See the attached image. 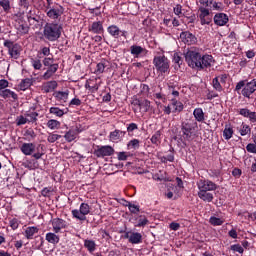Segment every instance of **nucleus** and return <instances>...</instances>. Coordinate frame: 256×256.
<instances>
[{
	"label": "nucleus",
	"mask_w": 256,
	"mask_h": 256,
	"mask_svg": "<svg viewBox=\"0 0 256 256\" xmlns=\"http://www.w3.org/2000/svg\"><path fill=\"white\" fill-rule=\"evenodd\" d=\"M64 138L66 141H68V143H71V141H75V139H77V132H75L74 130H69L64 135Z\"/></svg>",
	"instance_id": "obj_36"
},
{
	"label": "nucleus",
	"mask_w": 256,
	"mask_h": 256,
	"mask_svg": "<svg viewBox=\"0 0 256 256\" xmlns=\"http://www.w3.org/2000/svg\"><path fill=\"white\" fill-rule=\"evenodd\" d=\"M58 69H59V64H52L51 66L48 67V71L52 75H55V73H57Z\"/></svg>",
	"instance_id": "obj_55"
},
{
	"label": "nucleus",
	"mask_w": 256,
	"mask_h": 256,
	"mask_svg": "<svg viewBox=\"0 0 256 256\" xmlns=\"http://www.w3.org/2000/svg\"><path fill=\"white\" fill-rule=\"evenodd\" d=\"M139 129L136 123H130L127 127L128 133H133V131Z\"/></svg>",
	"instance_id": "obj_60"
},
{
	"label": "nucleus",
	"mask_w": 256,
	"mask_h": 256,
	"mask_svg": "<svg viewBox=\"0 0 256 256\" xmlns=\"http://www.w3.org/2000/svg\"><path fill=\"white\" fill-rule=\"evenodd\" d=\"M248 119L250 121V123H256V112H251L248 115Z\"/></svg>",
	"instance_id": "obj_64"
},
{
	"label": "nucleus",
	"mask_w": 256,
	"mask_h": 256,
	"mask_svg": "<svg viewBox=\"0 0 256 256\" xmlns=\"http://www.w3.org/2000/svg\"><path fill=\"white\" fill-rule=\"evenodd\" d=\"M134 105H137L144 113H147L151 109V101L147 99L135 100Z\"/></svg>",
	"instance_id": "obj_18"
},
{
	"label": "nucleus",
	"mask_w": 256,
	"mask_h": 256,
	"mask_svg": "<svg viewBox=\"0 0 256 256\" xmlns=\"http://www.w3.org/2000/svg\"><path fill=\"white\" fill-rule=\"evenodd\" d=\"M198 189L199 191H204V192L216 191L217 184H215L211 180H200L198 182Z\"/></svg>",
	"instance_id": "obj_8"
},
{
	"label": "nucleus",
	"mask_w": 256,
	"mask_h": 256,
	"mask_svg": "<svg viewBox=\"0 0 256 256\" xmlns=\"http://www.w3.org/2000/svg\"><path fill=\"white\" fill-rule=\"evenodd\" d=\"M20 151L23 155L29 156L35 153V144L34 143H23L20 147Z\"/></svg>",
	"instance_id": "obj_16"
},
{
	"label": "nucleus",
	"mask_w": 256,
	"mask_h": 256,
	"mask_svg": "<svg viewBox=\"0 0 256 256\" xmlns=\"http://www.w3.org/2000/svg\"><path fill=\"white\" fill-rule=\"evenodd\" d=\"M43 65L45 67H51L53 65V58H44Z\"/></svg>",
	"instance_id": "obj_63"
},
{
	"label": "nucleus",
	"mask_w": 256,
	"mask_h": 256,
	"mask_svg": "<svg viewBox=\"0 0 256 256\" xmlns=\"http://www.w3.org/2000/svg\"><path fill=\"white\" fill-rule=\"evenodd\" d=\"M246 150L248 151V153H256V143L255 144L249 143L246 146Z\"/></svg>",
	"instance_id": "obj_56"
},
{
	"label": "nucleus",
	"mask_w": 256,
	"mask_h": 256,
	"mask_svg": "<svg viewBox=\"0 0 256 256\" xmlns=\"http://www.w3.org/2000/svg\"><path fill=\"white\" fill-rule=\"evenodd\" d=\"M35 233H39V228L35 226L27 227L25 230L26 239H33V235H35Z\"/></svg>",
	"instance_id": "obj_32"
},
{
	"label": "nucleus",
	"mask_w": 256,
	"mask_h": 256,
	"mask_svg": "<svg viewBox=\"0 0 256 256\" xmlns=\"http://www.w3.org/2000/svg\"><path fill=\"white\" fill-rule=\"evenodd\" d=\"M15 29L17 30L18 35H27V33H29V25L23 22V20H19L15 24Z\"/></svg>",
	"instance_id": "obj_17"
},
{
	"label": "nucleus",
	"mask_w": 256,
	"mask_h": 256,
	"mask_svg": "<svg viewBox=\"0 0 256 256\" xmlns=\"http://www.w3.org/2000/svg\"><path fill=\"white\" fill-rule=\"evenodd\" d=\"M233 129L231 128V126L229 125H225L224 131H223V137L226 141H229V139H231V137H233Z\"/></svg>",
	"instance_id": "obj_34"
},
{
	"label": "nucleus",
	"mask_w": 256,
	"mask_h": 256,
	"mask_svg": "<svg viewBox=\"0 0 256 256\" xmlns=\"http://www.w3.org/2000/svg\"><path fill=\"white\" fill-rule=\"evenodd\" d=\"M64 11L65 8H63V6L59 4H54L53 6L45 10L46 15L47 17H49V19H59V17L63 15Z\"/></svg>",
	"instance_id": "obj_6"
},
{
	"label": "nucleus",
	"mask_w": 256,
	"mask_h": 256,
	"mask_svg": "<svg viewBox=\"0 0 256 256\" xmlns=\"http://www.w3.org/2000/svg\"><path fill=\"white\" fill-rule=\"evenodd\" d=\"M52 227L54 233H60L61 229H67V222L61 218L52 219Z\"/></svg>",
	"instance_id": "obj_14"
},
{
	"label": "nucleus",
	"mask_w": 256,
	"mask_h": 256,
	"mask_svg": "<svg viewBox=\"0 0 256 256\" xmlns=\"http://www.w3.org/2000/svg\"><path fill=\"white\" fill-rule=\"evenodd\" d=\"M185 60L192 69L201 67V54L195 50H188L185 54Z\"/></svg>",
	"instance_id": "obj_3"
},
{
	"label": "nucleus",
	"mask_w": 256,
	"mask_h": 256,
	"mask_svg": "<svg viewBox=\"0 0 256 256\" xmlns=\"http://www.w3.org/2000/svg\"><path fill=\"white\" fill-rule=\"evenodd\" d=\"M209 223H211L214 227H218L223 225V223H225V220L215 216H211L209 219Z\"/></svg>",
	"instance_id": "obj_39"
},
{
	"label": "nucleus",
	"mask_w": 256,
	"mask_h": 256,
	"mask_svg": "<svg viewBox=\"0 0 256 256\" xmlns=\"http://www.w3.org/2000/svg\"><path fill=\"white\" fill-rule=\"evenodd\" d=\"M0 7H2V9L5 13H9V11H11V1L0 0Z\"/></svg>",
	"instance_id": "obj_42"
},
{
	"label": "nucleus",
	"mask_w": 256,
	"mask_h": 256,
	"mask_svg": "<svg viewBox=\"0 0 256 256\" xmlns=\"http://www.w3.org/2000/svg\"><path fill=\"white\" fill-rule=\"evenodd\" d=\"M89 31L96 34L103 33V23L101 21L93 22Z\"/></svg>",
	"instance_id": "obj_25"
},
{
	"label": "nucleus",
	"mask_w": 256,
	"mask_h": 256,
	"mask_svg": "<svg viewBox=\"0 0 256 256\" xmlns=\"http://www.w3.org/2000/svg\"><path fill=\"white\" fill-rule=\"evenodd\" d=\"M230 251H233L234 253H240L241 255H243L245 250L243 249V246H241L240 244H233L230 246Z\"/></svg>",
	"instance_id": "obj_45"
},
{
	"label": "nucleus",
	"mask_w": 256,
	"mask_h": 256,
	"mask_svg": "<svg viewBox=\"0 0 256 256\" xmlns=\"http://www.w3.org/2000/svg\"><path fill=\"white\" fill-rule=\"evenodd\" d=\"M126 207H128L130 213H133L134 215H137L139 213V205L131 204V202H126Z\"/></svg>",
	"instance_id": "obj_43"
},
{
	"label": "nucleus",
	"mask_w": 256,
	"mask_h": 256,
	"mask_svg": "<svg viewBox=\"0 0 256 256\" xmlns=\"http://www.w3.org/2000/svg\"><path fill=\"white\" fill-rule=\"evenodd\" d=\"M4 47H7L10 57L19 59V55H21V47L19 44H13V42L8 40L4 42Z\"/></svg>",
	"instance_id": "obj_7"
},
{
	"label": "nucleus",
	"mask_w": 256,
	"mask_h": 256,
	"mask_svg": "<svg viewBox=\"0 0 256 256\" xmlns=\"http://www.w3.org/2000/svg\"><path fill=\"white\" fill-rule=\"evenodd\" d=\"M46 241L52 245H57L59 243V236L53 232H49L46 234Z\"/></svg>",
	"instance_id": "obj_28"
},
{
	"label": "nucleus",
	"mask_w": 256,
	"mask_h": 256,
	"mask_svg": "<svg viewBox=\"0 0 256 256\" xmlns=\"http://www.w3.org/2000/svg\"><path fill=\"white\" fill-rule=\"evenodd\" d=\"M128 149H139V140L138 139H133L131 140L128 145Z\"/></svg>",
	"instance_id": "obj_52"
},
{
	"label": "nucleus",
	"mask_w": 256,
	"mask_h": 256,
	"mask_svg": "<svg viewBox=\"0 0 256 256\" xmlns=\"http://www.w3.org/2000/svg\"><path fill=\"white\" fill-rule=\"evenodd\" d=\"M144 51H145V48L138 45H132L130 47L131 55H133L136 58L139 57V55H141V53H143Z\"/></svg>",
	"instance_id": "obj_29"
},
{
	"label": "nucleus",
	"mask_w": 256,
	"mask_h": 256,
	"mask_svg": "<svg viewBox=\"0 0 256 256\" xmlns=\"http://www.w3.org/2000/svg\"><path fill=\"white\" fill-rule=\"evenodd\" d=\"M25 117L28 119V123H35L39 114L37 112H26Z\"/></svg>",
	"instance_id": "obj_40"
},
{
	"label": "nucleus",
	"mask_w": 256,
	"mask_h": 256,
	"mask_svg": "<svg viewBox=\"0 0 256 256\" xmlns=\"http://www.w3.org/2000/svg\"><path fill=\"white\" fill-rule=\"evenodd\" d=\"M47 127L48 129H59V127H61V122L55 120V119H51L47 122Z\"/></svg>",
	"instance_id": "obj_41"
},
{
	"label": "nucleus",
	"mask_w": 256,
	"mask_h": 256,
	"mask_svg": "<svg viewBox=\"0 0 256 256\" xmlns=\"http://www.w3.org/2000/svg\"><path fill=\"white\" fill-rule=\"evenodd\" d=\"M89 213H91V206L87 203H82L79 210H72L73 217L79 221H85L87 219L86 215H89Z\"/></svg>",
	"instance_id": "obj_5"
},
{
	"label": "nucleus",
	"mask_w": 256,
	"mask_h": 256,
	"mask_svg": "<svg viewBox=\"0 0 256 256\" xmlns=\"http://www.w3.org/2000/svg\"><path fill=\"white\" fill-rule=\"evenodd\" d=\"M58 139H61V135L59 134H49L47 141L48 143H55V141H58Z\"/></svg>",
	"instance_id": "obj_53"
},
{
	"label": "nucleus",
	"mask_w": 256,
	"mask_h": 256,
	"mask_svg": "<svg viewBox=\"0 0 256 256\" xmlns=\"http://www.w3.org/2000/svg\"><path fill=\"white\" fill-rule=\"evenodd\" d=\"M256 91V79L245 84L244 88L242 89L243 97H247V99L251 98V95Z\"/></svg>",
	"instance_id": "obj_11"
},
{
	"label": "nucleus",
	"mask_w": 256,
	"mask_h": 256,
	"mask_svg": "<svg viewBox=\"0 0 256 256\" xmlns=\"http://www.w3.org/2000/svg\"><path fill=\"white\" fill-rule=\"evenodd\" d=\"M199 19L201 25H211V22L213 21V18L210 16L209 9L200 7L199 8Z\"/></svg>",
	"instance_id": "obj_10"
},
{
	"label": "nucleus",
	"mask_w": 256,
	"mask_h": 256,
	"mask_svg": "<svg viewBox=\"0 0 256 256\" xmlns=\"http://www.w3.org/2000/svg\"><path fill=\"white\" fill-rule=\"evenodd\" d=\"M75 105L76 107H79V105H81V100L79 98H73L70 103L69 106H73Z\"/></svg>",
	"instance_id": "obj_62"
},
{
	"label": "nucleus",
	"mask_w": 256,
	"mask_h": 256,
	"mask_svg": "<svg viewBox=\"0 0 256 256\" xmlns=\"http://www.w3.org/2000/svg\"><path fill=\"white\" fill-rule=\"evenodd\" d=\"M63 27L57 23H47L44 26L43 35L47 41L55 42L61 37Z\"/></svg>",
	"instance_id": "obj_2"
},
{
	"label": "nucleus",
	"mask_w": 256,
	"mask_h": 256,
	"mask_svg": "<svg viewBox=\"0 0 256 256\" xmlns=\"http://www.w3.org/2000/svg\"><path fill=\"white\" fill-rule=\"evenodd\" d=\"M10 227L13 230L18 229L19 228V220H17V218L10 220Z\"/></svg>",
	"instance_id": "obj_57"
},
{
	"label": "nucleus",
	"mask_w": 256,
	"mask_h": 256,
	"mask_svg": "<svg viewBox=\"0 0 256 256\" xmlns=\"http://www.w3.org/2000/svg\"><path fill=\"white\" fill-rule=\"evenodd\" d=\"M198 197L202 199V201H206L207 203H211V201H213V193L210 192L199 190Z\"/></svg>",
	"instance_id": "obj_26"
},
{
	"label": "nucleus",
	"mask_w": 256,
	"mask_h": 256,
	"mask_svg": "<svg viewBox=\"0 0 256 256\" xmlns=\"http://www.w3.org/2000/svg\"><path fill=\"white\" fill-rule=\"evenodd\" d=\"M127 132L121 130H115L110 133V141H119V139H123Z\"/></svg>",
	"instance_id": "obj_24"
},
{
	"label": "nucleus",
	"mask_w": 256,
	"mask_h": 256,
	"mask_svg": "<svg viewBox=\"0 0 256 256\" xmlns=\"http://www.w3.org/2000/svg\"><path fill=\"white\" fill-rule=\"evenodd\" d=\"M250 113H251V111L247 108H242L239 110V115H242V117H246L247 119H248Z\"/></svg>",
	"instance_id": "obj_58"
},
{
	"label": "nucleus",
	"mask_w": 256,
	"mask_h": 256,
	"mask_svg": "<svg viewBox=\"0 0 256 256\" xmlns=\"http://www.w3.org/2000/svg\"><path fill=\"white\" fill-rule=\"evenodd\" d=\"M113 153H115V149L109 145L101 146L94 151V155L97 157H111Z\"/></svg>",
	"instance_id": "obj_9"
},
{
	"label": "nucleus",
	"mask_w": 256,
	"mask_h": 256,
	"mask_svg": "<svg viewBox=\"0 0 256 256\" xmlns=\"http://www.w3.org/2000/svg\"><path fill=\"white\" fill-rule=\"evenodd\" d=\"M171 107H172V113H181V111H183V103L180 101H177V99L175 98L171 99Z\"/></svg>",
	"instance_id": "obj_22"
},
{
	"label": "nucleus",
	"mask_w": 256,
	"mask_h": 256,
	"mask_svg": "<svg viewBox=\"0 0 256 256\" xmlns=\"http://www.w3.org/2000/svg\"><path fill=\"white\" fill-rule=\"evenodd\" d=\"M31 85H33V80L31 78H26L20 82L19 87L21 91H27Z\"/></svg>",
	"instance_id": "obj_31"
},
{
	"label": "nucleus",
	"mask_w": 256,
	"mask_h": 256,
	"mask_svg": "<svg viewBox=\"0 0 256 256\" xmlns=\"http://www.w3.org/2000/svg\"><path fill=\"white\" fill-rule=\"evenodd\" d=\"M180 39L182 43H185L186 45H194V43H197V37L189 31L181 32Z\"/></svg>",
	"instance_id": "obj_12"
},
{
	"label": "nucleus",
	"mask_w": 256,
	"mask_h": 256,
	"mask_svg": "<svg viewBox=\"0 0 256 256\" xmlns=\"http://www.w3.org/2000/svg\"><path fill=\"white\" fill-rule=\"evenodd\" d=\"M173 63L178 65V67H181V65H183V58H181V56H179V53H174Z\"/></svg>",
	"instance_id": "obj_51"
},
{
	"label": "nucleus",
	"mask_w": 256,
	"mask_h": 256,
	"mask_svg": "<svg viewBox=\"0 0 256 256\" xmlns=\"http://www.w3.org/2000/svg\"><path fill=\"white\" fill-rule=\"evenodd\" d=\"M50 113L52 115H56V117H63V115H65V112L62 109H59L57 107H51Z\"/></svg>",
	"instance_id": "obj_46"
},
{
	"label": "nucleus",
	"mask_w": 256,
	"mask_h": 256,
	"mask_svg": "<svg viewBox=\"0 0 256 256\" xmlns=\"http://www.w3.org/2000/svg\"><path fill=\"white\" fill-rule=\"evenodd\" d=\"M25 137H27L28 141H31V139H35L37 137V134H35V131L31 128L25 131Z\"/></svg>",
	"instance_id": "obj_50"
},
{
	"label": "nucleus",
	"mask_w": 256,
	"mask_h": 256,
	"mask_svg": "<svg viewBox=\"0 0 256 256\" xmlns=\"http://www.w3.org/2000/svg\"><path fill=\"white\" fill-rule=\"evenodd\" d=\"M26 123H29V120L26 116L20 115L16 119V125L19 127L21 125H25Z\"/></svg>",
	"instance_id": "obj_48"
},
{
	"label": "nucleus",
	"mask_w": 256,
	"mask_h": 256,
	"mask_svg": "<svg viewBox=\"0 0 256 256\" xmlns=\"http://www.w3.org/2000/svg\"><path fill=\"white\" fill-rule=\"evenodd\" d=\"M193 115L196 121H198L199 123H201L202 121H205V113H203V109L201 108L194 109Z\"/></svg>",
	"instance_id": "obj_30"
},
{
	"label": "nucleus",
	"mask_w": 256,
	"mask_h": 256,
	"mask_svg": "<svg viewBox=\"0 0 256 256\" xmlns=\"http://www.w3.org/2000/svg\"><path fill=\"white\" fill-rule=\"evenodd\" d=\"M135 221L137 224H135V227H145V225H149V220L147 219V216L140 215L135 218Z\"/></svg>",
	"instance_id": "obj_27"
},
{
	"label": "nucleus",
	"mask_w": 256,
	"mask_h": 256,
	"mask_svg": "<svg viewBox=\"0 0 256 256\" xmlns=\"http://www.w3.org/2000/svg\"><path fill=\"white\" fill-rule=\"evenodd\" d=\"M129 155L126 152H119L118 153V160L119 161H127Z\"/></svg>",
	"instance_id": "obj_61"
},
{
	"label": "nucleus",
	"mask_w": 256,
	"mask_h": 256,
	"mask_svg": "<svg viewBox=\"0 0 256 256\" xmlns=\"http://www.w3.org/2000/svg\"><path fill=\"white\" fill-rule=\"evenodd\" d=\"M105 67H107V62L106 61H101L97 64L96 66V73H104Z\"/></svg>",
	"instance_id": "obj_47"
},
{
	"label": "nucleus",
	"mask_w": 256,
	"mask_h": 256,
	"mask_svg": "<svg viewBox=\"0 0 256 256\" xmlns=\"http://www.w3.org/2000/svg\"><path fill=\"white\" fill-rule=\"evenodd\" d=\"M239 133L242 137H245V135L251 134V127L249 125L242 123L240 126Z\"/></svg>",
	"instance_id": "obj_35"
},
{
	"label": "nucleus",
	"mask_w": 256,
	"mask_h": 256,
	"mask_svg": "<svg viewBox=\"0 0 256 256\" xmlns=\"http://www.w3.org/2000/svg\"><path fill=\"white\" fill-rule=\"evenodd\" d=\"M153 145H159L161 143V130H158L150 139Z\"/></svg>",
	"instance_id": "obj_37"
},
{
	"label": "nucleus",
	"mask_w": 256,
	"mask_h": 256,
	"mask_svg": "<svg viewBox=\"0 0 256 256\" xmlns=\"http://www.w3.org/2000/svg\"><path fill=\"white\" fill-rule=\"evenodd\" d=\"M210 5L212 6V9L214 11H223V3H221V2H215V1L211 0L209 2V6Z\"/></svg>",
	"instance_id": "obj_44"
},
{
	"label": "nucleus",
	"mask_w": 256,
	"mask_h": 256,
	"mask_svg": "<svg viewBox=\"0 0 256 256\" xmlns=\"http://www.w3.org/2000/svg\"><path fill=\"white\" fill-rule=\"evenodd\" d=\"M107 31L111 37H114V39H119L121 37V29H119L117 25L109 26Z\"/></svg>",
	"instance_id": "obj_23"
},
{
	"label": "nucleus",
	"mask_w": 256,
	"mask_h": 256,
	"mask_svg": "<svg viewBox=\"0 0 256 256\" xmlns=\"http://www.w3.org/2000/svg\"><path fill=\"white\" fill-rule=\"evenodd\" d=\"M57 85V81L55 80L48 81L42 85V91L44 93H53L57 89Z\"/></svg>",
	"instance_id": "obj_19"
},
{
	"label": "nucleus",
	"mask_w": 256,
	"mask_h": 256,
	"mask_svg": "<svg viewBox=\"0 0 256 256\" xmlns=\"http://www.w3.org/2000/svg\"><path fill=\"white\" fill-rule=\"evenodd\" d=\"M56 98L59 99V101H64V103L69 99V90H66L64 92L58 91L56 92Z\"/></svg>",
	"instance_id": "obj_38"
},
{
	"label": "nucleus",
	"mask_w": 256,
	"mask_h": 256,
	"mask_svg": "<svg viewBox=\"0 0 256 256\" xmlns=\"http://www.w3.org/2000/svg\"><path fill=\"white\" fill-rule=\"evenodd\" d=\"M142 241H143V235H141V233L132 232L130 234L129 243H131L132 245H139V243H142Z\"/></svg>",
	"instance_id": "obj_21"
},
{
	"label": "nucleus",
	"mask_w": 256,
	"mask_h": 256,
	"mask_svg": "<svg viewBox=\"0 0 256 256\" xmlns=\"http://www.w3.org/2000/svg\"><path fill=\"white\" fill-rule=\"evenodd\" d=\"M0 97H2L3 99L12 98V99H14V101H17V99H19V96L17 95V93H15L14 91H11L9 89H4V90L0 91Z\"/></svg>",
	"instance_id": "obj_20"
},
{
	"label": "nucleus",
	"mask_w": 256,
	"mask_h": 256,
	"mask_svg": "<svg viewBox=\"0 0 256 256\" xmlns=\"http://www.w3.org/2000/svg\"><path fill=\"white\" fill-rule=\"evenodd\" d=\"M84 247L89 251V253H93V251L97 249V244L93 240H85Z\"/></svg>",
	"instance_id": "obj_33"
},
{
	"label": "nucleus",
	"mask_w": 256,
	"mask_h": 256,
	"mask_svg": "<svg viewBox=\"0 0 256 256\" xmlns=\"http://www.w3.org/2000/svg\"><path fill=\"white\" fill-rule=\"evenodd\" d=\"M214 23L218 27H225L229 23V16L225 13H216L214 15Z\"/></svg>",
	"instance_id": "obj_13"
},
{
	"label": "nucleus",
	"mask_w": 256,
	"mask_h": 256,
	"mask_svg": "<svg viewBox=\"0 0 256 256\" xmlns=\"http://www.w3.org/2000/svg\"><path fill=\"white\" fill-rule=\"evenodd\" d=\"M212 85H213V88L216 90V91H223V87L221 86V82L219 81V78H214L212 80Z\"/></svg>",
	"instance_id": "obj_49"
},
{
	"label": "nucleus",
	"mask_w": 256,
	"mask_h": 256,
	"mask_svg": "<svg viewBox=\"0 0 256 256\" xmlns=\"http://www.w3.org/2000/svg\"><path fill=\"white\" fill-rule=\"evenodd\" d=\"M241 89H245V80H242L236 84L235 91L239 93Z\"/></svg>",
	"instance_id": "obj_59"
},
{
	"label": "nucleus",
	"mask_w": 256,
	"mask_h": 256,
	"mask_svg": "<svg viewBox=\"0 0 256 256\" xmlns=\"http://www.w3.org/2000/svg\"><path fill=\"white\" fill-rule=\"evenodd\" d=\"M215 60H213V56L206 54L204 56H201L200 59V65L201 67H198V71H201L202 69H205L207 67H211L213 65Z\"/></svg>",
	"instance_id": "obj_15"
},
{
	"label": "nucleus",
	"mask_w": 256,
	"mask_h": 256,
	"mask_svg": "<svg viewBox=\"0 0 256 256\" xmlns=\"http://www.w3.org/2000/svg\"><path fill=\"white\" fill-rule=\"evenodd\" d=\"M195 129H197V123L193 122V120H185L181 123L182 134L180 135V141L183 143L184 147H187V143L193 141Z\"/></svg>",
	"instance_id": "obj_1"
},
{
	"label": "nucleus",
	"mask_w": 256,
	"mask_h": 256,
	"mask_svg": "<svg viewBox=\"0 0 256 256\" xmlns=\"http://www.w3.org/2000/svg\"><path fill=\"white\" fill-rule=\"evenodd\" d=\"M153 65L159 73H168L169 72V59L163 56H156L153 59Z\"/></svg>",
	"instance_id": "obj_4"
},
{
	"label": "nucleus",
	"mask_w": 256,
	"mask_h": 256,
	"mask_svg": "<svg viewBox=\"0 0 256 256\" xmlns=\"http://www.w3.org/2000/svg\"><path fill=\"white\" fill-rule=\"evenodd\" d=\"M32 66L34 69L39 70L41 67H43V64L41 63V60L39 59H32L31 60Z\"/></svg>",
	"instance_id": "obj_54"
}]
</instances>
